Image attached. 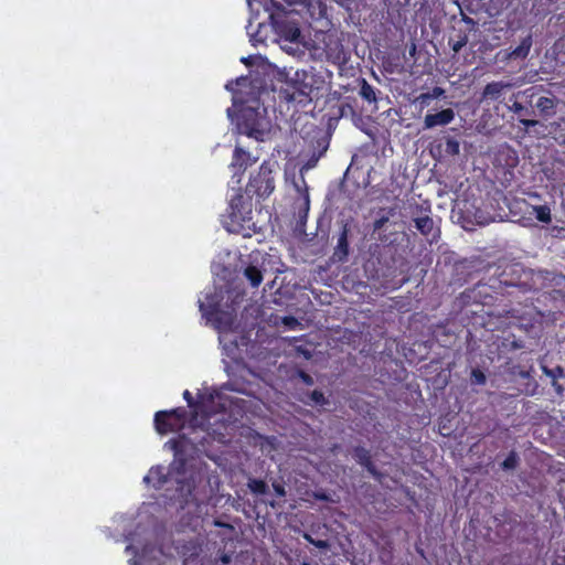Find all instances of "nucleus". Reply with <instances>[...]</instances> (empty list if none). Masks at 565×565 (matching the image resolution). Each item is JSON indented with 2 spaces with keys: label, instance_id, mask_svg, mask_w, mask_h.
<instances>
[{
  "label": "nucleus",
  "instance_id": "a878e982",
  "mask_svg": "<svg viewBox=\"0 0 565 565\" xmlns=\"http://www.w3.org/2000/svg\"><path fill=\"white\" fill-rule=\"evenodd\" d=\"M388 220H390L388 216H382L379 220H376L374 222V230L375 231L381 230L388 222Z\"/></svg>",
  "mask_w": 565,
  "mask_h": 565
},
{
  "label": "nucleus",
  "instance_id": "9d476101",
  "mask_svg": "<svg viewBox=\"0 0 565 565\" xmlns=\"http://www.w3.org/2000/svg\"><path fill=\"white\" fill-rule=\"evenodd\" d=\"M354 459L363 467H365L372 475H376L374 465L371 461V456L367 449L363 447H355L353 451Z\"/></svg>",
  "mask_w": 565,
  "mask_h": 565
},
{
  "label": "nucleus",
  "instance_id": "2f4dec72",
  "mask_svg": "<svg viewBox=\"0 0 565 565\" xmlns=\"http://www.w3.org/2000/svg\"><path fill=\"white\" fill-rule=\"evenodd\" d=\"M429 99H431L429 94L423 93L416 98V102H419L422 105H427Z\"/></svg>",
  "mask_w": 565,
  "mask_h": 565
},
{
  "label": "nucleus",
  "instance_id": "20e7f679",
  "mask_svg": "<svg viewBox=\"0 0 565 565\" xmlns=\"http://www.w3.org/2000/svg\"><path fill=\"white\" fill-rule=\"evenodd\" d=\"M329 147L328 141L324 139H319L316 142V146L313 147L311 153L308 156L307 160L303 162V164L300 168V179L299 181L294 180L292 184L296 189V191L301 196V206H303L306 210L309 209V192H308V185L305 180V173L309 171L310 169H313L320 158L324 156Z\"/></svg>",
  "mask_w": 565,
  "mask_h": 565
},
{
  "label": "nucleus",
  "instance_id": "2eb2a0df",
  "mask_svg": "<svg viewBox=\"0 0 565 565\" xmlns=\"http://www.w3.org/2000/svg\"><path fill=\"white\" fill-rule=\"evenodd\" d=\"M535 217L543 223H551V209L547 205L533 206Z\"/></svg>",
  "mask_w": 565,
  "mask_h": 565
},
{
  "label": "nucleus",
  "instance_id": "e433bc0d",
  "mask_svg": "<svg viewBox=\"0 0 565 565\" xmlns=\"http://www.w3.org/2000/svg\"><path fill=\"white\" fill-rule=\"evenodd\" d=\"M221 562L223 564H228L231 562V555L228 554H223L221 557H220Z\"/></svg>",
  "mask_w": 565,
  "mask_h": 565
},
{
  "label": "nucleus",
  "instance_id": "f8f14e48",
  "mask_svg": "<svg viewBox=\"0 0 565 565\" xmlns=\"http://www.w3.org/2000/svg\"><path fill=\"white\" fill-rule=\"evenodd\" d=\"M359 95L369 103H376L377 96L373 86H371L365 78H360Z\"/></svg>",
  "mask_w": 565,
  "mask_h": 565
},
{
  "label": "nucleus",
  "instance_id": "4be33fe9",
  "mask_svg": "<svg viewBox=\"0 0 565 565\" xmlns=\"http://www.w3.org/2000/svg\"><path fill=\"white\" fill-rule=\"evenodd\" d=\"M471 379H472L473 383L479 384V385H482L486 383V375L483 374V372H481L478 369L472 370Z\"/></svg>",
  "mask_w": 565,
  "mask_h": 565
},
{
  "label": "nucleus",
  "instance_id": "58836bf2",
  "mask_svg": "<svg viewBox=\"0 0 565 565\" xmlns=\"http://www.w3.org/2000/svg\"><path fill=\"white\" fill-rule=\"evenodd\" d=\"M303 539H305L306 541H308V542H309L310 544H312V545H313V543H315V541H316L315 539H312V536H311V535H309V534H307V533H305V534H303Z\"/></svg>",
  "mask_w": 565,
  "mask_h": 565
},
{
  "label": "nucleus",
  "instance_id": "f257e3e1",
  "mask_svg": "<svg viewBox=\"0 0 565 565\" xmlns=\"http://www.w3.org/2000/svg\"><path fill=\"white\" fill-rule=\"evenodd\" d=\"M271 6L275 11H270L268 7H266V11L269 12L271 25L279 36V41L284 43L281 47L287 52L294 51L292 45H298L302 41L299 23L292 19L295 11L286 12L282 4L277 0H271Z\"/></svg>",
  "mask_w": 565,
  "mask_h": 565
},
{
  "label": "nucleus",
  "instance_id": "c85d7f7f",
  "mask_svg": "<svg viewBox=\"0 0 565 565\" xmlns=\"http://www.w3.org/2000/svg\"><path fill=\"white\" fill-rule=\"evenodd\" d=\"M313 498L320 501H331L330 497L322 491L315 492Z\"/></svg>",
  "mask_w": 565,
  "mask_h": 565
},
{
  "label": "nucleus",
  "instance_id": "cd10ccee",
  "mask_svg": "<svg viewBox=\"0 0 565 565\" xmlns=\"http://www.w3.org/2000/svg\"><path fill=\"white\" fill-rule=\"evenodd\" d=\"M430 98H438L445 94V90L441 87H434L431 93H428Z\"/></svg>",
  "mask_w": 565,
  "mask_h": 565
},
{
  "label": "nucleus",
  "instance_id": "a19ab883",
  "mask_svg": "<svg viewBox=\"0 0 565 565\" xmlns=\"http://www.w3.org/2000/svg\"><path fill=\"white\" fill-rule=\"evenodd\" d=\"M252 41L262 42V39H258L257 35H252Z\"/></svg>",
  "mask_w": 565,
  "mask_h": 565
},
{
  "label": "nucleus",
  "instance_id": "a18cd8bd",
  "mask_svg": "<svg viewBox=\"0 0 565 565\" xmlns=\"http://www.w3.org/2000/svg\"><path fill=\"white\" fill-rule=\"evenodd\" d=\"M134 565H138L137 563H134Z\"/></svg>",
  "mask_w": 565,
  "mask_h": 565
},
{
  "label": "nucleus",
  "instance_id": "bb28decb",
  "mask_svg": "<svg viewBox=\"0 0 565 565\" xmlns=\"http://www.w3.org/2000/svg\"><path fill=\"white\" fill-rule=\"evenodd\" d=\"M466 44H467V38H463L462 40L457 41L456 43H454L452 51L455 53H458Z\"/></svg>",
  "mask_w": 565,
  "mask_h": 565
},
{
  "label": "nucleus",
  "instance_id": "f3484780",
  "mask_svg": "<svg viewBox=\"0 0 565 565\" xmlns=\"http://www.w3.org/2000/svg\"><path fill=\"white\" fill-rule=\"evenodd\" d=\"M249 159L248 153H246L243 149L236 147L234 152V166L244 167L247 164V161Z\"/></svg>",
  "mask_w": 565,
  "mask_h": 565
},
{
  "label": "nucleus",
  "instance_id": "1a4fd4ad",
  "mask_svg": "<svg viewBox=\"0 0 565 565\" xmlns=\"http://www.w3.org/2000/svg\"><path fill=\"white\" fill-rule=\"evenodd\" d=\"M349 225L344 223L342 225L341 234L338 238V244L334 248L333 257L338 258V260H344L349 254V243H348V234H349Z\"/></svg>",
  "mask_w": 565,
  "mask_h": 565
},
{
  "label": "nucleus",
  "instance_id": "9b49d317",
  "mask_svg": "<svg viewBox=\"0 0 565 565\" xmlns=\"http://www.w3.org/2000/svg\"><path fill=\"white\" fill-rule=\"evenodd\" d=\"M531 46L532 38L529 35L508 55V58H525L530 53Z\"/></svg>",
  "mask_w": 565,
  "mask_h": 565
},
{
  "label": "nucleus",
  "instance_id": "6ab92c4d",
  "mask_svg": "<svg viewBox=\"0 0 565 565\" xmlns=\"http://www.w3.org/2000/svg\"><path fill=\"white\" fill-rule=\"evenodd\" d=\"M445 151H446V153H448L450 156L459 154V151H460L459 142L456 139L448 138L446 140V149H445Z\"/></svg>",
  "mask_w": 565,
  "mask_h": 565
},
{
  "label": "nucleus",
  "instance_id": "423d86ee",
  "mask_svg": "<svg viewBox=\"0 0 565 565\" xmlns=\"http://www.w3.org/2000/svg\"><path fill=\"white\" fill-rule=\"evenodd\" d=\"M559 103V99L555 96H540L534 107L537 111V115L544 119L551 118L556 114V108Z\"/></svg>",
  "mask_w": 565,
  "mask_h": 565
},
{
  "label": "nucleus",
  "instance_id": "4c0bfd02",
  "mask_svg": "<svg viewBox=\"0 0 565 565\" xmlns=\"http://www.w3.org/2000/svg\"><path fill=\"white\" fill-rule=\"evenodd\" d=\"M183 396H184V398L188 401L189 405H191V404H192V397H191L190 392H189V391H185V392L183 393Z\"/></svg>",
  "mask_w": 565,
  "mask_h": 565
},
{
  "label": "nucleus",
  "instance_id": "ddd939ff",
  "mask_svg": "<svg viewBox=\"0 0 565 565\" xmlns=\"http://www.w3.org/2000/svg\"><path fill=\"white\" fill-rule=\"evenodd\" d=\"M416 228L423 234V235H429L434 230V221L431 217L425 215L420 217H416L414 220Z\"/></svg>",
  "mask_w": 565,
  "mask_h": 565
},
{
  "label": "nucleus",
  "instance_id": "c756f323",
  "mask_svg": "<svg viewBox=\"0 0 565 565\" xmlns=\"http://www.w3.org/2000/svg\"><path fill=\"white\" fill-rule=\"evenodd\" d=\"M154 476L159 477V470L158 469H151L149 471V473L143 478V481L149 483L154 478Z\"/></svg>",
  "mask_w": 565,
  "mask_h": 565
},
{
  "label": "nucleus",
  "instance_id": "412c9836",
  "mask_svg": "<svg viewBox=\"0 0 565 565\" xmlns=\"http://www.w3.org/2000/svg\"><path fill=\"white\" fill-rule=\"evenodd\" d=\"M518 465V456L515 452H511L502 462V468L505 470L514 469Z\"/></svg>",
  "mask_w": 565,
  "mask_h": 565
},
{
  "label": "nucleus",
  "instance_id": "393cba45",
  "mask_svg": "<svg viewBox=\"0 0 565 565\" xmlns=\"http://www.w3.org/2000/svg\"><path fill=\"white\" fill-rule=\"evenodd\" d=\"M299 377L302 380V382L306 384V385H313V379L312 376H310L309 374H307L306 372L303 371H300L298 373Z\"/></svg>",
  "mask_w": 565,
  "mask_h": 565
},
{
  "label": "nucleus",
  "instance_id": "5701e85b",
  "mask_svg": "<svg viewBox=\"0 0 565 565\" xmlns=\"http://www.w3.org/2000/svg\"><path fill=\"white\" fill-rule=\"evenodd\" d=\"M509 109L515 114H522L525 111V107L519 102H514L511 106H509Z\"/></svg>",
  "mask_w": 565,
  "mask_h": 565
},
{
  "label": "nucleus",
  "instance_id": "aec40b11",
  "mask_svg": "<svg viewBox=\"0 0 565 565\" xmlns=\"http://www.w3.org/2000/svg\"><path fill=\"white\" fill-rule=\"evenodd\" d=\"M310 402L308 404H315V405H324L327 404V398L324 397L323 393L320 391H313L309 395Z\"/></svg>",
  "mask_w": 565,
  "mask_h": 565
},
{
  "label": "nucleus",
  "instance_id": "37998d69",
  "mask_svg": "<svg viewBox=\"0 0 565 565\" xmlns=\"http://www.w3.org/2000/svg\"><path fill=\"white\" fill-rule=\"evenodd\" d=\"M164 481H166L164 479L159 478V484L164 483Z\"/></svg>",
  "mask_w": 565,
  "mask_h": 565
},
{
  "label": "nucleus",
  "instance_id": "dca6fc26",
  "mask_svg": "<svg viewBox=\"0 0 565 565\" xmlns=\"http://www.w3.org/2000/svg\"><path fill=\"white\" fill-rule=\"evenodd\" d=\"M248 488L252 492L265 494L267 492V484L263 480L252 479L248 482Z\"/></svg>",
  "mask_w": 565,
  "mask_h": 565
},
{
  "label": "nucleus",
  "instance_id": "0eeeda50",
  "mask_svg": "<svg viewBox=\"0 0 565 565\" xmlns=\"http://www.w3.org/2000/svg\"><path fill=\"white\" fill-rule=\"evenodd\" d=\"M513 85L505 82H491L487 84L481 94V102L499 99L505 89L511 88Z\"/></svg>",
  "mask_w": 565,
  "mask_h": 565
},
{
  "label": "nucleus",
  "instance_id": "473e14b6",
  "mask_svg": "<svg viewBox=\"0 0 565 565\" xmlns=\"http://www.w3.org/2000/svg\"><path fill=\"white\" fill-rule=\"evenodd\" d=\"M313 545L318 548H321V550H327L329 548V543L327 541H322V540H316Z\"/></svg>",
  "mask_w": 565,
  "mask_h": 565
},
{
  "label": "nucleus",
  "instance_id": "7c9ffc66",
  "mask_svg": "<svg viewBox=\"0 0 565 565\" xmlns=\"http://www.w3.org/2000/svg\"><path fill=\"white\" fill-rule=\"evenodd\" d=\"M273 488L275 490V492L279 495V497H285L286 495V490L285 488L279 484V483H273Z\"/></svg>",
  "mask_w": 565,
  "mask_h": 565
},
{
  "label": "nucleus",
  "instance_id": "b1692460",
  "mask_svg": "<svg viewBox=\"0 0 565 565\" xmlns=\"http://www.w3.org/2000/svg\"><path fill=\"white\" fill-rule=\"evenodd\" d=\"M520 124L523 125L525 127V129L527 130L530 127L540 125V121L536 119L522 118V119H520Z\"/></svg>",
  "mask_w": 565,
  "mask_h": 565
},
{
  "label": "nucleus",
  "instance_id": "c03bdc74",
  "mask_svg": "<svg viewBox=\"0 0 565 565\" xmlns=\"http://www.w3.org/2000/svg\"><path fill=\"white\" fill-rule=\"evenodd\" d=\"M559 143L565 146V137L562 139Z\"/></svg>",
  "mask_w": 565,
  "mask_h": 565
},
{
  "label": "nucleus",
  "instance_id": "72a5a7b5",
  "mask_svg": "<svg viewBox=\"0 0 565 565\" xmlns=\"http://www.w3.org/2000/svg\"><path fill=\"white\" fill-rule=\"evenodd\" d=\"M282 322H284V324H286L288 327H294L295 324L298 323L297 319L294 317H285L282 319Z\"/></svg>",
  "mask_w": 565,
  "mask_h": 565
},
{
  "label": "nucleus",
  "instance_id": "39448f33",
  "mask_svg": "<svg viewBox=\"0 0 565 565\" xmlns=\"http://www.w3.org/2000/svg\"><path fill=\"white\" fill-rule=\"evenodd\" d=\"M455 111L451 108L443 109L436 114H427L424 118V129H433L437 126H446L455 119Z\"/></svg>",
  "mask_w": 565,
  "mask_h": 565
},
{
  "label": "nucleus",
  "instance_id": "4468645a",
  "mask_svg": "<svg viewBox=\"0 0 565 565\" xmlns=\"http://www.w3.org/2000/svg\"><path fill=\"white\" fill-rule=\"evenodd\" d=\"M244 276L248 279L252 287H258L263 280L262 271L255 266L246 267Z\"/></svg>",
  "mask_w": 565,
  "mask_h": 565
},
{
  "label": "nucleus",
  "instance_id": "79ce46f5",
  "mask_svg": "<svg viewBox=\"0 0 565 565\" xmlns=\"http://www.w3.org/2000/svg\"><path fill=\"white\" fill-rule=\"evenodd\" d=\"M463 21H466L467 23H472L473 22L472 19H470V18L463 19Z\"/></svg>",
  "mask_w": 565,
  "mask_h": 565
},
{
  "label": "nucleus",
  "instance_id": "ea45409f",
  "mask_svg": "<svg viewBox=\"0 0 565 565\" xmlns=\"http://www.w3.org/2000/svg\"><path fill=\"white\" fill-rule=\"evenodd\" d=\"M266 190H269V192L274 190V185H271L269 181H267Z\"/></svg>",
  "mask_w": 565,
  "mask_h": 565
},
{
  "label": "nucleus",
  "instance_id": "a211bd4d",
  "mask_svg": "<svg viewBox=\"0 0 565 565\" xmlns=\"http://www.w3.org/2000/svg\"><path fill=\"white\" fill-rule=\"evenodd\" d=\"M543 373L553 379V381H556L557 377H564L565 372L562 366H556L555 369H548L547 366H542Z\"/></svg>",
  "mask_w": 565,
  "mask_h": 565
},
{
  "label": "nucleus",
  "instance_id": "c9c22d12",
  "mask_svg": "<svg viewBox=\"0 0 565 565\" xmlns=\"http://www.w3.org/2000/svg\"><path fill=\"white\" fill-rule=\"evenodd\" d=\"M520 94H523V95H527L530 98H533L535 96V92H534V88H530V89H526L522 93H518V95Z\"/></svg>",
  "mask_w": 565,
  "mask_h": 565
},
{
  "label": "nucleus",
  "instance_id": "f704fd0d",
  "mask_svg": "<svg viewBox=\"0 0 565 565\" xmlns=\"http://www.w3.org/2000/svg\"><path fill=\"white\" fill-rule=\"evenodd\" d=\"M552 386L554 387L555 392H556L559 396H562V395H563V393H564V387H563V385L558 384L556 381H553V382H552Z\"/></svg>",
  "mask_w": 565,
  "mask_h": 565
},
{
  "label": "nucleus",
  "instance_id": "7ed1b4c3",
  "mask_svg": "<svg viewBox=\"0 0 565 565\" xmlns=\"http://www.w3.org/2000/svg\"><path fill=\"white\" fill-rule=\"evenodd\" d=\"M222 300V290L215 291L214 295L206 298V302H200V310L209 321L213 322L216 329L221 332H225L232 329L235 318L232 312L222 311L220 309Z\"/></svg>",
  "mask_w": 565,
  "mask_h": 565
},
{
  "label": "nucleus",
  "instance_id": "6e6552de",
  "mask_svg": "<svg viewBox=\"0 0 565 565\" xmlns=\"http://www.w3.org/2000/svg\"><path fill=\"white\" fill-rule=\"evenodd\" d=\"M177 414V411L172 412H158L154 417V424L157 430L160 434H167L168 431H172L178 427V424L173 422V416Z\"/></svg>",
  "mask_w": 565,
  "mask_h": 565
},
{
  "label": "nucleus",
  "instance_id": "f03ea898",
  "mask_svg": "<svg viewBox=\"0 0 565 565\" xmlns=\"http://www.w3.org/2000/svg\"><path fill=\"white\" fill-rule=\"evenodd\" d=\"M238 129L241 134L263 141L270 131V121L267 118L266 109L244 108L241 121L238 122Z\"/></svg>",
  "mask_w": 565,
  "mask_h": 565
}]
</instances>
